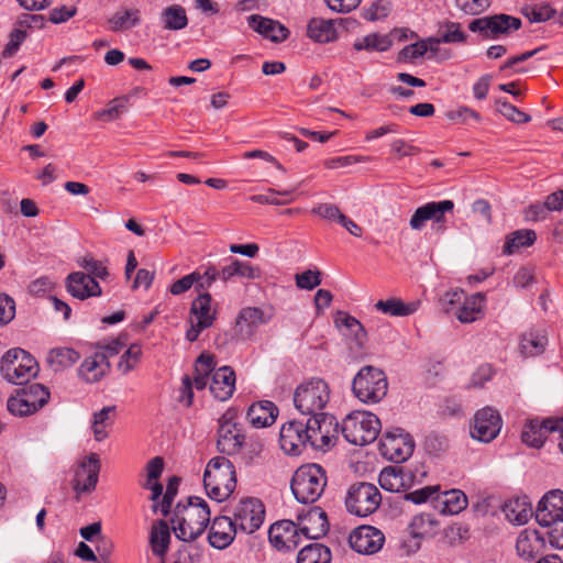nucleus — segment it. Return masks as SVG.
<instances>
[{
  "instance_id": "2",
  "label": "nucleus",
  "mask_w": 563,
  "mask_h": 563,
  "mask_svg": "<svg viewBox=\"0 0 563 563\" xmlns=\"http://www.w3.org/2000/svg\"><path fill=\"white\" fill-rule=\"evenodd\" d=\"M210 515L208 504L200 497L191 496L185 505L178 503L172 518L176 538L184 542L196 540L209 525Z\"/></svg>"
},
{
  "instance_id": "22",
  "label": "nucleus",
  "mask_w": 563,
  "mask_h": 563,
  "mask_svg": "<svg viewBox=\"0 0 563 563\" xmlns=\"http://www.w3.org/2000/svg\"><path fill=\"white\" fill-rule=\"evenodd\" d=\"M560 518H563V492L554 489L547 493L539 501L536 520L540 526H549Z\"/></svg>"
},
{
  "instance_id": "4",
  "label": "nucleus",
  "mask_w": 563,
  "mask_h": 563,
  "mask_svg": "<svg viewBox=\"0 0 563 563\" xmlns=\"http://www.w3.org/2000/svg\"><path fill=\"white\" fill-rule=\"evenodd\" d=\"M203 485L207 495L221 503L235 489V468L230 460L217 456L209 461L203 474Z\"/></svg>"
},
{
  "instance_id": "41",
  "label": "nucleus",
  "mask_w": 563,
  "mask_h": 563,
  "mask_svg": "<svg viewBox=\"0 0 563 563\" xmlns=\"http://www.w3.org/2000/svg\"><path fill=\"white\" fill-rule=\"evenodd\" d=\"M484 300L485 297L481 292L465 298L463 305L457 310V320L462 323H471L476 321L484 307Z\"/></svg>"
},
{
  "instance_id": "39",
  "label": "nucleus",
  "mask_w": 563,
  "mask_h": 563,
  "mask_svg": "<svg viewBox=\"0 0 563 563\" xmlns=\"http://www.w3.org/2000/svg\"><path fill=\"white\" fill-rule=\"evenodd\" d=\"M161 22L165 30L179 31L188 25V16L181 5L173 4L162 11Z\"/></svg>"
},
{
  "instance_id": "24",
  "label": "nucleus",
  "mask_w": 563,
  "mask_h": 563,
  "mask_svg": "<svg viewBox=\"0 0 563 563\" xmlns=\"http://www.w3.org/2000/svg\"><path fill=\"white\" fill-rule=\"evenodd\" d=\"M66 289L74 298L79 300L99 297L102 294L99 283L84 272L70 273L66 277Z\"/></svg>"
},
{
  "instance_id": "19",
  "label": "nucleus",
  "mask_w": 563,
  "mask_h": 563,
  "mask_svg": "<svg viewBox=\"0 0 563 563\" xmlns=\"http://www.w3.org/2000/svg\"><path fill=\"white\" fill-rule=\"evenodd\" d=\"M559 417H550L543 420L529 419L522 429L521 440L528 446L540 449L543 446L548 434L555 432Z\"/></svg>"
},
{
  "instance_id": "17",
  "label": "nucleus",
  "mask_w": 563,
  "mask_h": 563,
  "mask_svg": "<svg viewBox=\"0 0 563 563\" xmlns=\"http://www.w3.org/2000/svg\"><path fill=\"white\" fill-rule=\"evenodd\" d=\"M271 544L278 551L295 550L301 541L298 523L291 520H280L273 523L268 530Z\"/></svg>"
},
{
  "instance_id": "33",
  "label": "nucleus",
  "mask_w": 563,
  "mask_h": 563,
  "mask_svg": "<svg viewBox=\"0 0 563 563\" xmlns=\"http://www.w3.org/2000/svg\"><path fill=\"white\" fill-rule=\"evenodd\" d=\"M80 355L71 347H54L48 351L46 362L54 372H62L78 362Z\"/></svg>"
},
{
  "instance_id": "54",
  "label": "nucleus",
  "mask_w": 563,
  "mask_h": 563,
  "mask_svg": "<svg viewBox=\"0 0 563 563\" xmlns=\"http://www.w3.org/2000/svg\"><path fill=\"white\" fill-rule=\"evenodd\" d=\"M26 36L27 33L25 30L13 29L9 34V42L2 51V56L4 58L12 57L19 51Z\"/></svg>"
},
{
  "instance_id": "20",
  "label": "nucleus",
  "mask_w": 563,
  "mask_h": 563,
  "mask_svg": "<svg viewBox=\"0 0 563 563\" xmlns=\"http://www.w3.org/2000/svg\"><path fill=\"white\" fill-rule=\"evenodd\" d=\"M100 460L98 454L91 453L79 464L74 479V489L77 493H90L98 483Z\"/></svg>"
},
{
  "instance_id": "10",
  "label": "nucleus",
  "mask_w": 563,
  "mask_h": 563,
  "mask_svg": "<svg viewBox=\"0 0 563 563\" xmlns=\"http://www.w3.org/2000/svg\"><path fill=\"white\" fill-rule=\"evenodd\" d=\"M49 399V391L41 384H31L16 390V395L8 399V410L14 416H27L44 407Z\"/></svg>"
},
{
  "instance_id": "45",
  "label": "nucleus",
  "mask_w": 563,
  "mask_h": 563,
  "mask_svg": "<svg viewBox=\"0 0 563 563\" xmlns=\"http://www.w3.org/2000/svg\"><path fill=\"white\" fill-rule=\"evenodd\" d=\"M393 42L388 35L377 33L368 34L354 42L353 47L356 51H377L386 52L391 46Z\"/></svg>"
},
{
  "instance_id": "13",
  "label": "nucleus",
  "mask_w": 563,
  "mask_h": 563,
  "mask_svg": "<svg viewBox=\"0 0 563 563\" xmlns=\"http://www.w3.org/2000/svg\"><path fill=\"white\" fill-rule=\"evenodd\" d=\"M453 209L454 202L452 200L428 202L416 209L409 224L412 230H421L426 222L431 220L433 222L432 229L435 232L443 233L446 229L445 213Z\"/></svg>"
},
{
  "instance_id": "47",
  "label": "nucleus",
  "mask_w": 563,
  "mask_h": 563,
  "mask_svg": "<svg viewBox=\"0 0 563 563\" xmlns=\"http://www.w3.org/2000/svg\"><path fill=\"white\" fill-rule=\"evenodd\" d=\"M504 511L508 520L517 525L526 523L531 516V508H528L527 504L519 499L506 503Z\"/></svg>"
},
{
  "instance_id": "35",
  "label": "nucleus",
  "mask_w": 563,
  "mask_h": 563,
  "mask_svg": "<svg viewBox=\"0 0 563 563\" xmlns=\"http://www.w3.org/2000/svg\"><path fill=\"white\" fill-rule=\"evenodd\" d=\"M170 542V530L166 521L158 520L151 529L150 544L156 556H164Z\"/></svg>"
},
{
  "instance_id": "7",
  "label": "nucleus",
  "mask_w": 563,
  "mask_h": 563,
  "mask_svg": "<svg viewBox=\"0 0 563 563\" xmlns=\"http://www.w3.org/2000/svg\"><path fill=\"white\" fill-rule=\"evenodd\" d=\"M352 391L364 404H377L387 395V377L380 368L365 365L354 376Z\"/></svg>"
},
{
  "instance_id": "12",
  "label": "nucleus",
  "mask_w": 563,
  "mask_h": 563,
  "mask_svg": "<svg viewBox=\"0 0 563 563\" xmlns=\"http://www.w3.org/2000/svg\"><path fill=\"white\" fill-rule=\"evenodd\" d=\"M265 519V506L255 497L241 499L233 509L232 520L240 531L252 534L261 528Z\"/></svg>"
},
{
  "instance_id": "37",
  "label": "nucleus",
  "mask_w": 563,
  "mask_h": 563,
  "mask_svg": "<svg viewBox=\"0 0 563 563\" xmlns=\"http://www.w3.org/2000/svg\"><path fill=\"white\" fill-rule=\"evenodd\" d=\"M220 272V279L228 282L234 276L243 277L246 279H257L261 277V269L251 265L250 263L233 260L229 265L222 267Z\"/></svg>"
},
{
  "instance_id": "63",
  "label": "nucleus",
  "mask_w": 563,
  "mask_h": 563,
  "mask_svg": "<svg viewBox=\"0 0 563 563\" xmlns=\"http://www.w3.org/2000/svg\"><path fill=\"white\" fill-rule=\"evenodd\" d=\"M446 118L451 121L462 122V123H466L468 121V119H471V118L476 121L481 120L479 114L476 111H474L467 107H461L457 110L449 111L446 113Z\"/></svg>"
},
{
  "instance_id": "25",
  "label": "nucleus",
  "mask_w": 563,
  "mask_h": 563,
  "mask_svg": "<svg viewBox=\"0 0 563 563\" xmlns=\"http://www.w3.org/2000/svg\"><path fill=\"white\" fill-rule=\"evenodd\" d=\"M272 319V313L265 312L257 307L243 308L236 318V331L242 339H250L256 329L267 323Z\"/></svg>"
},
{
  "instance_id": "62",
  "label": "nucleus",
  "mask_w": 563,
  "mask_h": 563,
  "mask_svg": "<svg viewBox=\"0 0 563 563\" xmlns=\"http://www.w3.org/2000/svg\"><path fill=\"white\" fill-rule=\"evenodd\" d=\"M555 14V10L549 4L536 5L531 9L527 16L531 22L540 23L550 20Z\"/></svg>"
},
{
  "instance_id": "1",
  "label": "nucleus",
  "mask_w": 563,
  "mask_h": 563,
  "mask_svg": "<svg viewBox=\"0 0 563 563\" xmlns=\"http://www.w3.org/2000/svg\"><path fill=\"white\" fill-rule=\"evenodd\" d=\"M329 432L330 428L320 423L317 418H308L306 421L294 419L284 423L280 429V448L289 455L301 454L308 444L322 450L331 443Z\"/></svg>"
},
{
  "instance_id": "6",
  "label": "nucleus",
  "mask_w": 563,
  "mask_h": 563,
  "mask_svg": "<svg viewBox=\"0 0 563 563\" xmlns=\"http://www.w3.org/2000/svg\"><path fill=\"white\" fill-rule=\"evenodd\" d=\"M382 429L378 417L369 411L355 410L347 415L341 423L344 439L354 445H366L374 442Z\"/></svg>"
},
{
  "instance_id": "58",
  "label": "nucleus",
  "mask_w": 563,
  "mask_h": 563,
  "mask_svg": "<svg viewBox=\"0 0 563 563\" xmlns=\"http://www.w3.org/2000/svg\"><path fill=\"white\" fill-rule=\"evenodd\" d=\"M545 527L549 528L548 536L551 547L555 549H563V517L553 520V523Z\"/></svg>"
},
{
  "instance_id": "52",
  "label": "nucleus",
  "mask_w": 563,
  "mask_h": 563,
  "mask_svg": "<svg viewBox=\"0 0 563 563\" xmlns=\"http://www.w3.org/2000/svg\"><path fill=\"white\" fill-rule=\"evenodd\" d=\"M456 9L466 15H478L490 5V0H454Z\"/></svg>"
},
{
  "instance_id": "14",
  "label": "nucleus",
  "mask_w": 563,
  "mask_h": 563,
  "mask_svg": "<svg viewBox=\"0 0 563 563\" xmlns=\"http://www.w3.org/2000/svg\"><path fill=\"white\" fill-rule=\"evenodd\" d=\"M521 26V20L508 14H495L473 20L468 24L472 32H478L485 38H496L501 34L516 31Z\"/></svg>"
},
{
  "instance_id": "44",
  "label": "nucleus",
  "mask_w": 563,
  "mask_h": 563,
  "mask_svg": "<svg viewBox=\"0 0 563 563\" xmlns=\"http://www.w3.org/2000/svg\"><path fill=\"white\" fill-rule=\"evenodd\" d=\"M108 22L113 32L132 29L140 23V11L137 9L118 11Z\"/></svg>"
},
{
  "instance_id": "53",
  "label": "nucleus",
  "mask_w": 563,
  "mask_h": 563,
  "mask_svg": "<svg viewBox=\"0 0 563 563\" xmlns=\"http://www.w3.org/2000/svg\"><path fill=\"white\" fill-rule=\"evenodd\" d=\"M141 353V347L136 344H132L120 357L118 363L119 371H121L123 374L132 371L139 362Z\"/></svg>"
},
{
  "instance_id": "42",
  "label": "nucleus",
  "mask_w": 563,
  "mask_h": 563,
  "mask_svg": "<svg viewBox=\"0 0 563 563\" xmlns=\"http://www.w3.org/2000/svg\"><path fill=\"white\" fill-rule=\"evenodd\" d=\"M536 240L537 234L533 230H517L507 236L503 247V253L511 255L521 247L532 245L536 242Z\"/></svg>"
},
{
  "instance_id": "50",
  "label": "nucleus",
  "mask_w": 563,
  "mask_h": 563,
  "mask_svg": "<svg viewBox=\"0 0 563 563\" xmlns=\"http://www.w3.org/2000/svg\"><path fill=\"white\" fill-rule=\"evenodd\" d=\"M495 104L496 110L514 123H527L531 121V117L529 114L522 112L506 100L497 99Z\"/></svg>"
},
{
  "instance_id": "28",
  "label": "nucleus",
  "mask_w": 563,
  "mask_h": 563,
  "mask_svg": "<svg viewBox=\"0 0 563 563\" xmlns=\"http://www.w3.org/2000/svg\"><path fill=\"white\" fill-rule=\"evenodd\" d=\"M210 393L218 400H228L235 389V373L230 366H222L211 373Z\"/></svg>"
},
{
  "instance_id": "26",
  "label": "nucleus",
  "mask_w": 563,
  "mask_h": 563,
  "mask_svg": "<svg viewBox=\"0 0 563 563\" xmlns=\"http://www.w3.org/2000/svg\"><path fill=\"white\" fill-rule=\"evenodd\" d=\"M545 540L539 531L532 529L522 530L516 542L517 554L525 561L531 562L543 553Z\"/></svg>"
},
{
  "instance_id": "59",
  "label": "nucleus",
  "mask_w": 563,
  "mask_h": 563,
  "mask_svg": "<svg viewBox=\"0 0 563 563\" xmlns=\"http://www.w3.org/2000/svg\"><path fill=\"white\" fill-rule=\"evenodd\" d=\"M311 212L323 219L336 221L338 223L343 216L340 209L332 203H319L312 208Z\"/></svg>"
},
{
  "instance_id": "21",
  "label": "nucleus",
  "mask_w": 563,
  "mask_h": 563,
  "mask_svg": "<svg viewBox=\"0 0 563 563\" xmlns=\"http://www.w3.org/2000/svg\"><path fill=\"white\" fill-rule=\"evenodd\" d=\"M300 533L308 539H319L329 530L327 514L320 507H311L297 517Z\"/></svg>"
},
{
  "instance_id": "64",
  "label": "nucleus",
  "mask_w": 563,
  "mask_h": 563,
  "mask_svg": "<svg viewBox=\"0 0 563 563\" xmlns=\"http://www.w3.org/2000/svg\"><path fill=\"white\" fill-rule=\"evenodd\" d=\"M217 279H220V272L216 267L210 266L205 271L203 274L200 273V278L195 282L196 289L199 291L202 289H208Z\"/></svg>"
},
{
  "instance_id": "43",
  "label": "nucleus",
  "mask_w": 563,
  "mask_h": 563,
  "mask_svg": "<svg viewBox=\"0 0 563 563\" xmlns=\"http://www.w3.org/2000/svg\"><path fill=\"white\" fill-rule=\"evenodd\" d=\"M439 500L442 505V514L457 515L467 507V497L460 489L443 493Z\"/></svg>"
},
{
  "instance_id": "34",
  "label": "nucleus",
  "mask_w": 563,
  "mask_h": 563,
  "mask_svg": "<svg viewBox=\"0 0 563 563\" xmlns=\"http://www.w3.org/2000/svg\"><path fill=\"white\" fill-rule=\"evenodd\" d=\"M307 35L318 43L333 42L338 37L334 22L320 18H313L309 21Z\"/></svg>"
},
{
  "instance_id": "55",
  "label": "nucleus",
  "mask_w": 563,
  "mask_h": 563,
  "mask_svg": "<svg viewBox=\"0 0 563 563\" xmlns=\"http://www.w3.org/2000/svg\"><path fill=\"white\" fill-rule=\"evenodd\" d=\"M428 43H430L429 38L406 45L399 52V59L413 60L419 57H422L426 53H428Z\"/></svg>"
},
{
  "instance_id": "5",
  "label": "nucleus",
  "mask_w": 563,
  "mask_h": 563,
  "mask_svg": "<svg viewBox=\"0 0 563 563\" xmlns=\"http://www.w3.org/2000/svg\"><path fill=\"white\" fill-rule=\"evenodd\" d=\"M327 486L325 471L318 464H306L294 473L290 488L301 504L317 501Z\"/></svg>"
},
{
  "instance_id": "27",
  "label": "nucleus",
  "mask_w": 563,
  "mask_h": 563,
  "mask_svg": "<svg viewBox=\"0 0 563 563\" xmlns=\"http://www.w3.org/2000/svg\"><path fill=\"white\" fill-rule=\"evenodd\" d=\"M249 26L275 43H280L289 36V30L280 22L258 14L247 18Z\"/></svg>"
},
{
  "instance_id": "29",
  "label": "nucleus",
  "mask_w": 563,
  "mask_h": 563,
  "mask_svg": "<svg viewBox=\"0 0 563 563\" xmlns=\"http://www.w3.org/2000/svg\"><path fill=\"white\" fill-rule=\"evenodd\" d=\"M110 371V362L97 352L84 360L78 368V376L86 383L93 384L102 379Z\"/></svg>"
},
{
  "instance_id": "61",
  "label": "nucleus",
  "mask_w": 563,
  "mask_h": 563,
  "mask_svg": "<svg viewBox=\"0 0 563 563\" xmlns=\"http://www.w3.org/2000/svg\"><path fill=\"white\" fill-rule=\"evenodd\" d=\"M200 278V272H194L191 274H188L184 276L183 278L176 280L170 286V292L175 296L181 295L189 290L194 285L195 282H197Z\"/></svg>"
},
{
  "instance_id": "23",
  "label": "nucleus",
  "mask_w": 563,
  "mask_h": 563,
  "mask_svg": "<svg viewBox=\"0 0 563 563\" xmlns=\"http://www.w3.org/2000/svg\"><path fill=\"white\" fill-rule=\"evenodd\" d=\"M238 530L231 517H216L209 529L208 541L212 548L227 549L234 541Z\"/></svg>"
},
{
  "instance_id": "16",
  "label": "nucleus",
  "mask_w": 563,
  "mask_h": 563,
  "mask_svg": "<svg viewBox=\"0 0 563 563\" xmlns=\"http://www.w3.org/2000/svg\"><path fill=\"white\" fill-rule=\"evenodd\" d=\"M501 424L499 412L492 407H484L474 415L471 435L477 441L488 443L499 434Z\"/></svg>"
},
{
  "instance_id": "3",
  "label": "nucleus",
  "mask_w": 563,
  "mask_h": 563,
  "mask_svg": "<svg viewBox=\"0 0 563 563\" xmlns=\"http://www.w3.org/2000/svg\"><path fill=\"white\" fill-rule=\"evenodd\" d=\"M330 400L329 385L321 378H311L300 384L294 393L295 408L309 418H317L320 423H325L327 428L332 427L333 418L328 417L323 409Z\"/></svg>"
},
{
  "instance_id": "15",
  "label": "nucleus",
  "mask_w": 563,
  "mask_h": 563,
  "mask_svg": "<svg viewBox=\"0 0 563 563\" xmlns=\"http://www.w3.org/2000/svg\"><path fill=\"white\" fill-rule=\"evenodd\" d=\"M383 454L395 463H401L408 460L415 450L412 437L405 430L397 428L387 431L380 441Z\"/></svg>"
},
{
  "instance_id": "8",
  "label": "nucleus",
  "mask_w": 563,
  "mask_h": 563,
  "mask_svg": "<svg viewBox=\"0 0 563 563\" xmlns=\"http://www.w3.org/2000/svg\"><path fill=\"white\" fill-rule=\"evenodd\" d=\"M0 372L9 383L25 385L37 375L38 366L29 352L15 347L7 351L2 356Z\"/></svg>"
},
{
  "instance_id": "49",
  "label": "nucleus",
  "mask_w": 563,
  "mask_h": 563,
  "mask_svg": "<svg viewBox=\"0 0 563 563\" xmlns=\"http://www.w3.org/2000/svg\"><path fill=\"white\" fill-rule=\"evenodd\" d=\"M379 485L387 492H399L404 485L401 472L395 467L384 468L378 476Z\"/></svg>"
},
{
  "instance_id": "18",
  "label": "nucleus",
  "mask_w": 563,
  "mask_h": 563,
  "mask_svg": "<svg viewBox=\"0 0 563 563\" xmlns=\"http://www.w3.org/2000/svg\"><path fill=\"white\" fill-rule=\"evenodd\" d=\"M384 540V534L372 526L358 527L349 537L351 548L362 554L376 553L382 549Z\"/></svg>"
},
{
  "instance_id": "48",
  "label": "nucleus",
  "mask_w": 563,
  "mask_h": 563,
  "mask_svg": "<svg viewBox=\"0 0 563 563\" xmlns=\"http://www.w3.org/2000/svg\"><path fill=\"white\" fill-rule=\"evenodd\" d=\"M77 264L79 267L87 272L86 275L93 277L95 280L97 278L106 280L110 276L106 263L102 261H98L92 256L86 255L79 258L77 261Z\"/></svg>"
},
{
  "instance_id": "57",
  "label": "nucleus",
  "mask_w": 563,
  "mask_h": 563,
  "mask_svg": "<svg viewBox=\"0 0 563 563\" xmlns=\"http://www.w3.org/2000/svg\"><path fill=\"white\" fill-rule=\"evenodd\" d=\"M390 11V2L387 0H377L365 10L364 18L371 21H376L388 15Z\"/></svg>"
},
{
  "instance_id": "36",
  "label": "nucleus",
  "mask_w": 563,
  "mask_h": 563,
  "mask_svg": "<svg viewBox=\"0 0 563 563\" xmlns=\"http://www.w3.org/2000/svg\"><path fill=\"white\" fill-rule=\"evenodd\" d=\"M217 362L214 356L208 353H201L196 361L195 376L192 386L201 390L210 383V374L214 371Z\"/></svg>"
},
{
  "instance_id": "9",
  "label": "nucleus",
  "mask_w": 563,
  "mask_h": 563,
  "mask_svg": "<svg viewBox=\"0 0 563 563\" xmlns=\"http://www.w3.org/2000/svg\"><path fill=\"white\" fill-rule=\"evenodd\" d=\"M382 495L379 489L374 484L366 482L351 485L345 498L347 511L358 517L372 515L379 507Z\"/></svg>"
},
{
  "instance_id": "60",
  "label": "nucleus",
  "mask_w": 563,
  "mask_h": 563,
  "mask_svg": "<svg viewBox=\"0 0 563 563\" xmlns=\"http://www.w3.org/2000/svg\"><path fill=\"white\" fill-rule=\"evenodd\" d=\"M15 316V302L8 295L0 294V324L9 323Z\"/></svg>"
},
{
  "instance_id": "32",
  "label": "nucleus",
  "mask_w": 563,
  "mask_h": 563,
  "mask_svg": "<svg viewBox=\"0 0 563 563\" xmlns=\"http://www.w3.org/2000/svg\"><path fill=\"white\" fill-rule=\"evenodd\" d=\"M419 301L405 302L400 298L390 297L386 300H378L375 308L391 317H407L419 309Z\"/></svg>"
},
{
  "instance_id": "40",
  "label": "nucleus",
  "mask_w": 563,
  "mask_h": 563,
  "mask_svg": "<svg viewBox=\"0 0 563 563\" xmlns=\"http://www.w3.org/2000/svg\"><path fill=\"white\" fill-rule=\"evenodd\" d=\"M331 550L322 543H310L297 555V563H331Z\"/></svg>"
},
{
  "instance_id": "11",
  "label": "nucleus",
  "mask_w": 563,
  "mask_h": 563,
  "mask_svg": "<svg viewBox=\"0 0 563 563\" xmlns=\"http://www.w3.org/2000/svg\"><path fill=\"white\" fill-rule=\"evenodd\" d=\"M236 411L228 409L219 419L218 450L227 455L238 454L245 441L242 427L235 421Z\"/></svg>"
},
{
  "instance_id": "31",
  "label": "nucleus",
  "mask_w": 563,
  "mask_h": 563,
  "mask_svg": "<svg viewBox=\"0 0 563 563\" xmlns=\"http://www.w3.org/2000/svg\"><path fill=\"white\" fill-rule=\"evenodd\" d=\"M211 295L209 292L200 294L190 307L191 318L199 322L200 328H209L216 319V312L211 311Z\"/></svg>"
},
{
  "instance_id": "51",
  "label": "nucleus",
  "mask_w": 563,
  "mask_h": 563,
  "mask_svg": "<svg viewBox=\"0 0 563 563\" xmlns=\"http://www.w3.org/2000/svg\"><path fill=\"white\" fill-rule=\"evenodd\" d=\"M128 98H115L111 100L108 107L96 113V118L106 121L117 120L126 111Z\"/></svg>"
},
{
  "instance_id": "30",
  "label": "nucleus",
  "mask_w": 563,
  "mask_h": 563,
  "mask_svg": "<svg viewBox=\"0 0 563 563\" xmlns=\"http://www.w3.org/2000/svg\"><path fill=\"white\" fill-rule=\"evenodd\" d=\"M278 409L274 402L262 400L253 404L246 413L249 422L256 428L268 427L275 422Z\"/></svg>"
},
{
  "instance_id": "38",
  "label": "nucleus",
  "mask_w": 563,
  "mask_h": 563,
  "mask_svg": "<svg viewBox=\"0 0 563 563\" xmlns=\"http://www.w3.org/2000/svg\"><path fill=\"white\" fill-rule=\"evenodd\" d=\"M547 342V336L542 333L529 331L521 335L519 351L525 357L538 356L544 352Z\"/></svg>"
},
{
  "instance_id": "56",
  "label": "nucleus",
  "mask_w": 563,
  "mask_h": 563,
  "mask_svg": "<svg viewBox=\"0 0 563 563\" xmlns=\"http://www.w3.org/2000/svg\"><path fill=\"white\" fill-rule=\"evenodd\" d=\"M321 284V273L319 271H305L296 275V285L301 289L311 290Z\"/></svg>"
},
{
  "instance_id": "46",
  "label": "nucleus",
  "mask_w": 563,
  "mask_h": 563,
  "mask_svg": "<svg viewBox=\"0 0 563 563\" xmlns=\"http://www.w3.org/2000/svg\"><path fill=\"white\" fill-rule=\"evenodd\" d=\"M444 31L440 37H429L430 43L440 45L441 43H465L467 34L461 30L457 22L446 21L443 24Z\"/></svg>"
}]
</instances>
